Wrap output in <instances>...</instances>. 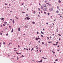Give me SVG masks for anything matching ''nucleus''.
<instances>
[{
	"instance_id": "nucleus-18",
	"label": "nucleus",
	"mask_w": 63,
	"mask_h": 63,
	"mask_svg": "<svg viewBox=\"0 0 63 63\" xmlns=\"http://www.w3.org/2000/svg\"><path fill=\"white\" fill-rule=\"evenodd\" d=\"M43 61L42 60H41L40 61V62L39 61V62H42Z\"/></svg>"
},
{
	"instance_id": "nucleus-37",
	"label": "nucleus",
	"mask_w": 63,
	"mask_h": 63,
	"mask_svg": "<svg viewBox=\"0 0 63 63\" xmlns=\"http://www.w3.org/2000/svg\"><path fill=\"white\" fill-rule=\"evenodd\" d=\"M9 45H11V43H10L8 44Z\"/></svg>"
},
{
	"instance_id": "nucleus-27",
	"label": "nucleus",
	"mask_w": 63,
	"mask_h": 63,
	"mask_svg": "<svg viewBox=\"0 0 63 63\" xmlns=\"http://www.w3.org/2000/svg\"><path fill=\"white\" fill-rule=\"evenodd\" d=\"M1 43H0V47H1Z\"/></svg>"
},
{
	"instance_id": "nucleus-42",
	"label": "nucleus",
	"mask_w": 63,
	"mask_h": 63,
	"mask_svg": "<svg viewBox=\"0 0 63 63\" xmlns=\"http://www.w3.org/2000/svg\"><path fill=\"white\" fill-rule=\"evenodd\" d=\"M3 26H5V24H3Z\"/></svg>"
},
{
	"instance_id": "nucleus-33",
	"label": "nucleus",
	"mask_w": 63,
	"mask_h": 63,
	"mask_svg": "<svg viewBox=\"0 0 63 63\" xmlns=\"http://www.w3.org/2000/svg\"><path fill=\"white\" fill-rule=\"evenodd\" d=\"M32 23H33V24H35V23L34 22H32Z\"/></svg>"
},
{
	"instance_id": "nucleus-17",
	"label": "nucleus",
	"mask_w": 63,
	"mask_h": 63,
	"mask_svg": "<svg viewBox=\"0 0 63 63\" xmlns=\"http://www.w3.org/2000/svg\"><path fill=\"white\" fill-rule=\"evenodd\" d=\"M41 34H44V32H42V31H41Z\"/></svg>"
},
{
	"instance_id": "nucleus-12",
	"label": "nucleus",
	"mask_w": 63,
	"mask_h": 63,
	"mask_svg": "<svg viewBox=\"0 0 63 63\" xmlns=\"http://www.w3.org/2000/svg\"><path fill=\"white\" fill-rule=\"evenodd\" d=\"M55 61H58V59H56L55 60Z\"/></svg>"
},
{
	"instance_id": "nucleus-1",
	"label": "nucleus",
	"mask_w": 63,
	"mask_h": 63,
	"mask_svg": "<svg viewBox=\"0 0 63 63\" xmlns=\"http://www.w3.org/2000/svg\"><path fill=\"white\" fill-rule=\"evenodd\" d=\"M44 11H47V9L46 8H44Z\"/></svg>"
},
{
	"instance_id": "nucleus-45",
	"label": "nucleus",
	"mask_w": 63,
	"mask_h": 63,
	"mask_svg": "<svg viewBox=\"0 0 63 63\" xmlns=\"http://www.w3.org/2000/svg\"><path fill=\"white\" fill-rule=\"evenodd\" d=\"M28 16V14H26V16Z\"/></svg>"
},
{
	"instance_id": "nucleus-52",
	"label": "nucleus",
	"mask_w": 63,
	"mask_h": 63,
	"mask_svg": "<svg viewBox=\"0 0 63 63\" xmlns=\"http://www.w3.org/2000/svg\"><path fill=\"white\" fill-rule=\"evenodd\" d=\"M38 10H39V11H40V9L39 8Z\"/></svg>"
},
{
	"instance_id": "nucleus-8",
	"label": "nucleus",
	"mask_w": 63,
	"mask_h": 63,
	"mask_svg": "<svg viewBox=\"0 0 63 63\" xmlns=\"http://www.w3.org/2000/svg\"><path fill=\"white\" fill-rule=\"evenodd\" d=\"M13 31H14V29H12V31H11L12 33H13Z\"/></svg>"
},
{
	"instance_id": "nucleus-4",
	"label": "nucleus",
	"mask_w": 63,
	"mask_h": 63,
	"mask_svg": "<svg viewBox=\"0 0 63 63\" xmlns=\"http://www.w3.org/2000/svg\"><path fill=\"white\" fill-rule=\"evenodd\" d=\"M57 9L58 10H59V7L58 6H57Z\"/></svg>"
},
{
	"instance_id": "nucleus-43",
	"label": "nucleus",
	"mask_w": 63,
	"mask_h": 63,
	"mask_svg": "<svg viewBox=\"0 0 63 63\" xmlns=\"http://www.w3.org/2000/svg\"><path fill=\"white\" fill-rule=\"evenodd\" d=\"M37 33L38 34H39V32H37Z\"/></svg>"
},
{
	"instance_id": "nucleus-22",
	"label": "nucleus",
	"mask_w": 63,
	"mask_h": 63,
	"mask_svg": "<svg viewBox=\"0 0 63 63\" xmlns=\"http://www.w3.org/2000/svg\"><path fill=\"white\" fill-rule=\"evenodd\" d=\"M49 3H46V4H47V5H49Z\"/></svg>"
},
{
	"instance_id": "nucleus-46",
	"label": "nucleus",
	"mask_w": 63,
	"mask_h": 63,
	"mask_svg": "<svg viewBox=\"0 0 63 63\" xmlns=\"http://www.w3.org/2000/svg\"><path fill=\"white\" fill-rule=\"evenodd\" d=\"M61 39L60 38H59V41H60V40Z\"/></svg>"
},
{
	"instance_id": "nucleus-61",
	"label": "nucleus",
	"mask_w": 63,
	"mask_h": 63,
	"mask_svg": "<svg viewBox=\"0 0 63 63\" xmlns=\"http://www.w3.org/2000/svg\"><path fill=\"white\" fill-rule=\"evenodd\" d=\"M53 36L54 35V34H53Z\"/></svg>"
},
{
	"instance_id": "nucleus-2",
	"label": "nucleus",
	"mask_w": 63,
	"mask_h": 63,
	"mask_svg": "<svg viewBox=\"0 0 63 63\" xmlns=\"http://www.w3.org/2000/svg\"><path fill=\"white\" fill-rule=\"evenodd\" d=\"M43 7H46V6H46V5L45 4H44L43 5Z\"/></svg>"
},
{
	"instance_id": "nucleus-34",
	"label": "nucleus",
	"mask_w": 63,
	"mask_h": 63,
	"mask_svg": "<svg viewBox=\"0 0 63 63\" xmlns=\"http://www.w3.org/2000/svg\"><path fill=\"white\" fill-rule=\"evenodd\" d=\"M41 37H43V35H41Z\"/></svg>"
},
{
	"instance_id": "nucleus-13",
	"label": "nucleus",
	"mask_w": 63,
	"mask_h": 63,
	"mask_svg": "<svg viewBox=\"0 0 63 63\" xmlns=\"http://www.w3.org/2000/svg\"><path fill=\"white\" fill-rule=\"evenodd\" d=\"M35 39H36V40H38V38H37V37H36V38H35Z\"/></svg>"
},
{
	"instance_id": "nucleus-11",
	"label": "nucleus",
	"mask_w": 63,
	"mask_h": 63,
	"mask_svg": "<svg viewBox=\"0 0 63 63\" xmlns=\"http://www.w3.org/2000/svg\"><path fill=\"white\" fill-rule=\"evenodd\" d=\"M53 51H52V52H53V53H54V54L55 53V52H53Z\"/></svg>"
},
{
	"instance_id": "nucleus-26",
	"label": "nucleus",
	"mask_w": 63,
	"mask_h": 63,
	"mask_svg": "<svg viewBox=\"0 0 63 63\" xmlns=\"http://www.w3.org/2000/svg\"><path fill=\"white\" fill-rule=\"evenodd\" d=\"M6 36H8L9 35V34H8V33H7L6 35Z\"/></svg>"
},
{
	"instance_id": "nucleus-63",
	"label": "nucleus",
	"mask_w": 63,
	"mask_h": 63,
	"mask_svg": "<svg viewBox=\"0 0 63 63\" xmlns=\"http://www.w3.org/2000/svg\"><path fill=\"white\" fill-rule=\"evenodd\" d=\"M51 17L52 18V16H51Z\"/></svg>"
},
{
	"instance_id": "nucleus-64",
	"label": "nucleus",
	"mask_w": 63,
	"mask_h": 63,
	"mask_svg": "<svg viewBox=\"0 0 63 63\" xmlns=\"http://www.w3.org/2000/svg\"><path fill=\"white\" fill-rule=\"evenodd\" d=\"M27 50H28V49H27Z\"/></svg>"
},
{
	"instance_id": "nucleus-47",
	"label": "nucleus",
	"mask_w": 63,
	"mask_h": 63,
	"mask_svg": "<svg viewBox=\"0 0 63 63\" xmlns=\"http://www.w3.org/2000/svg\"><path fill=\"white\" fill-rule=\"evenodd\" d=\"M39 51L40 52H41V50H39Z\"/></svg>"
},
{
	"instance_id": "nucleus-3",
	"label": "nucleus",
	"mask_w": 63,
	"mask_h": 63,
	"mask_svg": "<svg viewBox=\"0 0 63 63\" xmlns=\"http://www.w3.org/2000/svg\"><path fill=\"white\" fill-rule=\"evenodd\" d=\"M27 19H28V20H29V19H30V18L28 17H27Z\"/></svg>"
},
{
	"instance_id": "nucleus-54",
	"label": "nucleus",
	"mask_w": 63,
	"mask_h": 63,
	"mask_svg": "<svg viewBox=\"0 0 63 63\" xmlns=\"http://www.w3.org/2000/svg\"><path fill=\"white\" fill-rule=\"evenodd\" d=\"M32 50H34V49L33 48H32Z\"/></svg>"
},
{
	"instance_id": "nucleus-21",
	"label": "nucleus",
	"mask_w": 63,
	"mask_h": 63,
	"mask_svg": "<svg viewBox=\"0 0 63 63\" xmlns=\"http://www.w3.org/2000/svg\"><path fill=\"white\" fill-rule=\"evenodd\" d=\"M47 14L48 15V16H49V13H48Z\"/></svg>"
},
{
	"instance_id": "nucleus-55",
	"label": "nucleus",
	"mask_w": 63,
	"mask_h": 63,
	"mask_svg": "<svg viewBox=\"0 0 63 63\" xmlns=\"http://www.w3.org/2000/svg\"><path fill=\"white\" fill-rule=\"evenodd\" d=\"M16 53L17 54H18V53L17 52H16Z\"/></svg>"
},
{
	"instance_id": "nucleus-28",
	"label": "nucleus",
	"mask_w": 63,
	"mask_h": 63,
	"mask_svg": "<svg viewBox=\"0 0 63 63\" xmlns=\"http://www.w3.org/2000/svg\"><path fill=\"white\" fill-rule=\"evenodd\" d=\"M51 43V42H48V43Z\"/></svg>"
},
{
	"instance_id": "nucleus-32",
	"label": "nucleus",
	"mask_w": 63,
	"mask_h": 63,
	"mask_svg": "<svg viewBox=\"0 0 63 63\" xmlns=\"http://www.w3.org/2000/svg\"><path fill=\"white\" fill-rule=\"evenodd\" d=\"M23 4H24V3H23L22 4V6H23Z\"/></svg>"
},
{
	"instance_id": "nucleus-23",
	"label": "nucleus",
	"mask_w": 63,
	"mask_h": 63,
	"mask_svg": "<svg viewBox=\"0 0 63 63\" xmlns=\"http://www.w3.org/2000/svg\"><path fill=\"white\" fill-rule=\"evenodd\" d=\"M45 2L47 3V0H45Z\"/></svg>"
},
{
	"instance_id": "nucleus-9",
	"label": "nucleus",
	"mask_w": 63,
	"mask_h": 63,
	"mask_svg": "<svg viewBox=\"0 0 63 63\" xmlns=\"http://www.w3.org/2000/svg\"><path fill=\"white\" fill-rule=\"evenodd\" d=\"M13 23L14 24L15 23V20H14V19L13 20Z\"/></svg>"
},
{
	"instance_id": "nucleus-14",
	"label": "nucleus",
	"mask_w": 63,
	"mask_h": 63,
	"mask_svg": "<svg viewBox=\"0 0 63 63\" xmlns=\"http://www.w3.org/2000/svg\"><path fill=\"white\" fill-rule=\"evenodd\" d=\"M58 2L59 3H61V1L60 0H59L58 1Z\"/></svg>"
},
{
	"instance_id": "nucleus-51",
	"label": "nucleus",
	"mask_w": 63,
	"mask_h": 63,
	"mask_svg": "<svg viewBox=\"0 0 63 63\" xmlns=\"http://www.w3.org/2000/svg\"><path fill=\"white\" fill-rule=\"evenodd\" d=\"M1 27H2V25H1Z\"/></svg>"
},
{
	"instance_id": "nucleus-36",
	"label": "nucleus",
	"mask_w": 63,
	"mask_h": 63,
	"mask_svg": "<svg viewBox=\"0 0 63 63\" xmlns=\"http://www.w3.org/2000/svg\"><path fill=\"white\" fill-rule=\"evenodd\" d=\"M2 35V33H1L0 32V35Z\"/></svg>"
},
{
	"instance_id": "nucleus-15",
	"label": "nucleus",
	"mask_w": 63,
	"mask_h": 63,
	"mask_svg": "<svg viewBox=\"0 0 63 63\" xmlns=\"http://www.w3.org/2000/svg\"><path fill=\"white\" fill-rule=\"evenodd\" d=\"M36 49H38V46H36Z\"/></svg>"
},
{
	"instance_id": "nucleus-49",
	"label": "nucleus",
	"mask_w": 63,
	"mask_h": 63,
	"mask_svg": "<svg viewBox=\"0 0 63 63\" xmlns=\"http://www.w3.org/2000/svg\"><path fill=\"white\" fill-rule=\"evenodd\" d=\"M18 54H21V53H18Z\"/></svg>"
},
{
	"instance_id": "nucleus-50",
	"label": "nucleus",
	"mask_w": 63,
	"mask_h": 63,
	"mask_svg": "<svg viewBox=\"0 0 63 63\" xmlns=\"http://www.w3.org/2000/svg\"><path fill=\"white\" fill-rule=\"evenodd\" d=\"M58 35H59V36H61V35L59 34H58Z\"/></svg>"
},
{
	"instance_id": "nucleus-35",
	"label": "nucleus",
	"mask_w": 63,
	"mask_h": 63,
	"mask_svg": "<svg viewBox=\"0 0 63 63\" xmlns=\"http://www.w3.org/2000/svg\"><path fill=\"white\" fill-rule=\"evenodd\" d=\"M3 44L4 45H5V42H3Z\"/></svg>"
},
{
	"instance_id": "nucleus-56",
	"label": "nucleus",
	"mask_w": 63,
	"mask_h": 63,
	"mask_svg": "<svg viewBox=\"0 0 63 63\" xmlns=\"http://www.w3.org/2000/svg\"><path fill=\"white\" fill-rule=\"evenodd\" d=\"M38 38V39H39V40H40V38Z\"/></svg>"
},
{
	"instance_id": "nucleus-44",
	"label": "nucleus",
	"mask_w": 63,
	"mask_h": 63,
	"mask_svg": "<svg viewBox=\"0 0 63 63\" xmlns=\"http://www.w3.org/2000/svg\"><path fill=\"white\" fill-rule=\"evenodd\" d=\"M44 13L45 14H46L47 13H46V12H44Z\"/></svg>"
},
{
	"instance_id": "nucleus-58",
	"label": "nucleus",
	"mask_w": 63,
	"mask_h": 63,
	"mask_svg": "<svg viewBox=\"0 0 63 63\" xmlns=\"http://www.w3.org/2000/svg\"><path fill=\"white\" fill-rule=\"evenodd\" d=\"M36 51L37 52L38 51V50H37Z\"/></svg>"
},
{
	"instance_id": "nucleus-38",
	"label": "nucleus",
	"mask_w": 63,
	"mask_h": 63,
	"mask_svg": "<svg viewBox=\"0 0 63 63\" xmlns=\"http://www.w3.org/2000/svg\"><path fill=\"white\" fill-rule=\"evenodd\" d=\"M57 13H58V11H56Z\"/></svg>"
},
{
	"instance_id": "nucleus-31",
	"label": "nucleus",
	"mask_w": 63,
	"mask_h": 63,
	"mask_svg": "<svg viewBox=\"0 0 63 63\" xmlns=\"http://www.w3.org/2000/svg\"><path fill=\"white\" fill-rule=\"evenodd\" d=\"M17 60H18V57H17Z\"/></svg>"
},
{
	"instance_id": "nucleus-6",
	"label": "nucleus",
	"mask_w": 63,
	"mask_h": 63,
	"mask_svg": "<svg viewBox=\"0 0 63 63\" xmlns=\"http://www.w3.org/2000/svg\"><path fill=\"white\" fill-rule=\"evenodd\" d=\"M53 10V9L52 8H51L50 9V10L51 11H52V10Z\"/></svg>"
},
{
	"instance_id": "nucleus-41",
	"label": "nucleus",
	"mask_w": 63,
	"mask_h": 63,
	"mask_svg": "<svg viewBox=\"0 0 63 63\" xmlns=\"http://www.w3.org/2000/svg\"><path fill=\"white\" fill-rule=\"evenodd\" d=\"M58 42H56V44H58Z\"/></svg>"
},
{
	"instance_id": "nucleus-25",
	"label": "nucleus",
	"mask_w": 63,
	"mask_h": 63,
	"mask_svg": "<svg viewBox=\"0 0 63 63\" xmlns=\"http://www.w3.org/2000/svg\"><path fill=\"white\" fill-rule=\"evenodd\" d=\"M33 13L34 14H35V13H36V12H35V11H33Z\"/></svg>"
},
{
	"instance_id": "nucleus-62",
	"label": "nucleus",
	"mask_w": 63,
	"mask_h": 63,
	"mask_svg": "<svg viewBox=\"0 0 63 63\" xmlns=\"http://www.w3.org/2000/svg\"><path fill=\"white\" fill-rule=\"evenodd\" d=\"M39 14H40V12H39Z\"/></svg>"
},
{
	"instance_id": "nucleus-53",
	"label": "nucleus",
	"mask_w": 63,
	"mask_h": 63,
	"mask_svg": "<svg viewBox=\"0 0 63 63\" xmlns=\"http://www.w3.org/2000/svg\"><path fill=\"white\" fill-rule=\"evenodd\" d=\"M22 13H23V14H24V13H25V12H23Z\"/></svg>"
},
{
	"instance_id": "nucleus-19",
	"label": "nucleus",
	"mask_w": 63,
	"mask_h": 63,
	"mask_svg": "<svg viewBox=\"0 0 63 63\" xmlns=\"http://www.w3.org/2000/svg\"><path fill=\"white\" fill-rule=\"evenodd\" d=\"M49 5L50 6H51V4H49Z\"/></svg>"
},
{
	"instance_id": "nucleus-59",
	"label": "nucleus",
	"mask_w": 63,
	"mask_h": 63,
	"mask_svg": "<svg viewBox=\"0 0 63 63\" xmlns=\"http://www.w3.org/2000/svg\"><path fill=\"white\" fill-rule=\"evenodd\" d=\"M60 17H62V16H60Z\"/></svg>"
},
{
	"instance_id": "nucleus-30",
	"label": "nucleus",
	"mask_w": 63,
	"mask_h": 63,
	"mask_svg": "<svg viewBox=\"0 0 63 63\" xmlns=\"http://www.w3.org/2000/svg\"><path fill=\"white\" fill-rule=\"evenodd\" d=\"M3 19H4V18H2L1 20H3Z\"/></svg>"
},
{
	"instance_id": "nucleus-29",
	"label": "nucleus",
	"mask_w": 63,
	"mask_h": 63,
	"mask_svg": "<svg viewBox=\"0 0 63 63\" xmlns=\"http://www.w3.org/2000/svg\"><path fill=\"white\" fill-rule=\"evenodd\" d=\"M15 17L17 19H18V18H17V17H16V16H15Z\"/></svg>"
},
{
	"instance_id": "nucleus-20",
	"label": "nucleus",
	"mask_w": 63,
	"mask_h": 63,
	"mask_svg": "<svg viewBox=\"0 0 63 63\" xmlns=\"http://www.w3.org/2000/svg\"><path fill=\"white\" fill-rule=\"evenodd\" d=\"M42 44H43V45H44V44H44V42H42Z\"/></svg>"
},
{
	"instance_id": "nucleus-40",
	"label": "nucleus",
	"mask_w": 63,
	"mask_h": 63,
	"mask_svg": "<svg viewBox=\"0 0 63 63\" xmlns=\"http://www.w3.org/2000/svg\"><path fill=\"white\" fill-rule=\"evenodd\" d=\"M57 32H58V28H57Z\"/></svg>"
},
{
	"instance_id": "nucleus-10",
	"label": "nucleus",
	"mask_w": 63,
	"mask_h": 63,
	"mask_svg": "<svg viewBox=\"0 0 63 63\" xmlns=\"http://www.w3.org/2000/svg\"><path fill=\"white\" fill-rule=\"evenodd\" d=\"M42 57V58H44V59H47V58L46 59V58H44V57Z\"/></svg>"
},
{
	"instance_id": "nucleus-16",
	"label": "nucleus",
	"mask_w": 63,
	"mask_h": 63,
	"mask_svg": "<svg viewBox=\"0 0 63 63\" xmlns=\"http://www.w3.org/2000/svg\"><path fill=\"white\" fill-rule=\"evenodd\" d=\"M41 9H43V6L41 7Z\"/></svg>"
},
{
	"instance_id": "nucleus-60",
	"label": "nucleus",
	"mask_w": 63,
	"mask_h": 63,
	"mask_svg": "<svg viewBox=\"0 0 63 63\" xmlns=\"http://www.w3.org/2000/svg\"><path fill=\"white\" fill-rule=\"evenodd\" d=\"M46 24H48V23H46Z\"/></svg>"
},
{
	"instance_id": "nucleus-24",
	"label": "nucleus",
	"mask_w": 63,
	"mask_h": 63,
	"mask_svg": "<svg viewBox=\"0 0 63 63\" xmlns=\"http://www.w3.org/2000/svg\"><path fill=\"white\" fill-rule=\"evenodd\" d=\"M9 28H10L11 29V28H12V27H11V26H9Z\"/></svg>"
},
{
	"instance_id": "nucleus-57",
	"label": "nucleus",
	"mask_w": 63,
	"mask_h": 63,
	"mask_svg": "<svg viewBox=\"0 0 63 63\" xmlns=\"http://www.w3.org/2000/svg\"><path fill=\"white\" fill-rule=\"evenodd\" d=\"M47 39H49V38L48 37H47Z\"/></svg>"
},
{
	"instance_id": "nucleus-5",
	"label": "nucleus",
	"mask_w": 63,
	"mask_h": 63,
	"mask_svg": "<svg viewBox=\"0 0 63 63\" xmlns=\"http://www.w3.org/2000/svg\"><path fill=\"white\" fill-rule=\"evenodd\" d=\"M4 23H5V24H6H6H7V22H3Z\"/></svg>"
},
{
	"instance_id": "nucleus-39",
	"label": "nucleus",
	"mask_w": 63,
	"mask_h": 63,
	"mask_svg": "<svg viewBox=\"0 0 63 63\" xmlns=\"http://www.w3.org/2000/svg\"><path fill=\"white\" fill-rule=\"evenodd\" d=\"M39 5H40V6H41V4H40V3H39Z\"/></svg>"
},
{
	"instance_id": "nucleus-7",
	"label": "nucleus",
	"mask_w": 63,
	"mask_h": 63,
	"mask_svg": "<svg viewBox=\"0 0 63 63\" xmlns=\"http://www.w3.org/2000/svg\"><path fill=\"white\" fill-rule=\"evenodd\" d=\"M20 28H18V31H20Z\"/></svg>"
},
{
	"instance_id": "nucleus-48",
	"label": "nucleus",
	"mask_w": 63,
	"mask_h": 63,
	"mask_svg": "<svg viewBox=\"0 0 63 63\" xmlns=\"http://www.w3.org/2000/svg\"><path fill=\"white\" fill-rule=\"evenodd\" d=\"M22 57H24V56H23V55H22Z\"/></svg>"
}]
</instances>
